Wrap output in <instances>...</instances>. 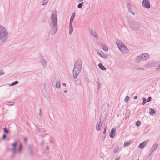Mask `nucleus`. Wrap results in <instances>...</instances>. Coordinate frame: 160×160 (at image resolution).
Returning a JSON list of instances; mask_svg holds the SVG:
<instances>
[{
	"instance_id": "obj_1",
	"label": "nucleus",
	"mask_w": 160,
	"mask_h": 160,
	"mask_svg": "<svg viewBox=\"0 0 160 160\" xmlns=\"http://www.w3.org/2000/svg\"><path fill=\"white\" fill-rule=\"evenodd\" d=\"M82 68V60L79 59L76 61L74 65L72 72L74 79H76L81 71Z\"/></svg>"
},
{
	"instance_id": "obj_2",
	"label": "nucleus",
	"mask_w": 160,
	"mask_h": 160,
	"mask_svg": "<svg viewBox=\"0 0 160 160\" xmlns=\"http://www.w3.org/2000/svg\"><path fill=\"white\" fill-rule=\"evenodd\" d=\"M51 19L53 25L52 26V29L50 32V33L52 35H53L55 34L57 32L58 26L57 15L56 13H54L53 12H52Z\"/></svg>"
},
{
	"instance_id": "obj_3",
	"label": "nucleus",
	"mask_w": 160,
	"mask_h": 160,
	"mask_svg": "<svg viewBox=\"0 0 160 160\" xmlns=\"http://www.w3.org/2000/svg\"><path fill=\"white\" fill-rule=\"evenodd\" d=\"M8 32L6 29L0 26V41L2 42H4L8 39Z\"/></svg>"
},
{
	"instance_id": "obj_4",
	"label": "nucleus",
	"mask_w": 160,
	"mask_h": 160,
	"mask_svg": "<svg viewBox=\"0 0 160 160\" xmlns=\"http://www.w3.org/2000/svg\"><path fill=\"white\" fill-rule=\"evenodd\" d=\"M116 44L120 50L124 54L128 52L129 50L126 45L119 41H116Z\"/></svg>"
},
{
	"instance_id": "obj_5",
	"label": "nucleus",
	"mask_w": 160,
	"mask_h": 160,
	"mask_svg": "<svg viewBox=\"0 0 160 160\" xmlns=\"http://www.w3.org/2000/svg\"><path fill=\"white\" fill-rule=\"evenodd\" d=\"M130 26L134 30L138 31L140 28L138 22L136 21H133L132 22Z\"/></svg>"
},
{
	"instance_id": "obj_6",
	"label": "nucleus",
	"mask_w": 160,
	"mask_h": 160,
	"mask_svg": "<svg viewBox=\"0 0 160 160\" xmlns=\"http://www.w3.org/2000/svg\"><path fill=\"white\" fill-rule=\"evenodd\" d=\"M41 146H42V148L45 150L47 151L46 153L47 155L49 153L48 150L49 149V146L47 143H45L43 141L41 143Z\"/></svg>"
},
{
	"instance_id": "obj_7",
	"label": "nucleus",
	"mask_w": 160,
	"mask_h": 160,
	"mask_svg": "<svg viewBox=\"0 0 160 160\" xmlns=\"http://www.w3.org/2000/svg\"><path fill=\"white\" fill-rule=\"evenodd\" d=\"M142 5L147 9H149L150 8V3L148 0H143Z\"/></svg>"
},
{
	"instance_id": "obj_8",
	"label": "nucleus",
	"mask_w": 160,
	"mask_h": 160,
	"mask_svg": "<svg viewBox=\"0 0 160 160\" xmlns=\"http://www.w3.org/2000/svg\"><path fill=\"white\" fill-rule=\"evenodd\" d=\"M17 144L18 142L16 141V142H14V143L12 144V145L13 147V148L12 149H11V151H12L14 153V155L12 156L13 157L14 154H15L16 153V147L17 145Z\"/></svg>"
},
{
	"instance_id": "obj_9",
	"label": "nucleus",
	"mask_w": 160,
	"mask_h": 160,
	"mask_svg": "<svg viewBox=\"0 0 160 160\" xmlns=\"http://www.w3.org/2000/svg\"><path fill=\"white\" fill-rule=\"evenodd\" d=\"M102 126V123L101 122V119L100 118V121H98L96 125V129L97 131H99Z\"/></svg>"
},
{
	"instance_id": "obj_10",
	"label": "nucleus",
	"mask_w": 160,
	"mask_h": 160,
	"mask_svg": "<svg viewBox=\"0 0 160 160\" xmlns=\"http://www.w3.org/2000/svg\"><path fill=\"white\" fill-rule=\"evenodd\" d=\"M47 62L46 60L41 57V65L43 68H45L47 65Z\"/></svg>"
},
{
	"instance_id": "obj_11",
	"label": "nucleus",
	"mask_w": 160,
	"mask_h": 160,
	"mask_svg": "<svg viewBox=\"0 0 160 160\" xmlns=\"http://www.w3.org/2000/svg\"><path fill=\"white\" fill-rule=\"evenodd\" d=\"M158 147V145L157 143L154 144L153 146L152 147L151 149V152L150 153V154H151L154 151L156 150Z\"/></svg>"
},
{
	"instance_id": "obj_12",
	"label": "nucleus",
	"mask_w": 160,
	"mask_h": 160,
	"mask_svg": "<svg viewBox=\"0 0 160 160\" xmlns=\"http://www.w3.org/2000/svg\"><path fill=\"white\" fill-rule=\"evenodd\" d=\"M142 61H143L141 54L137 56L135 59V62L138 63Z\"/></svg>"
},
{
	"instance_id": "obj_13",
	"label": "nucleus",
	"mask_w": 160,
	"mask_h": 160,
	"mask_svg": "<svg viewBox=\"0 0 160 160\" xmlns=\"http://www.w3.org/2000/svg\"><path fill=\"white\" fill-rule=\"evenodd\" d=\"M133 6H131L130 4L128 3L127 4V7L128 8L129 12L132 13L133 15H134L135 13H134L133 12V10L132 9V7Z\"/></svg>"
},
{
	"instance_id": "obj_14",
	"label": "nucleus",
	"mask_w": 160,
	"mask_h": 160,
	"mask_svg": "<svg viewBox=\"0 0 160 160\" xmlns=\"http://www.w3.org/2000/svg\"><path fill=\"white\" fill-rule=\"evenodd\" d=\"M116 129L114 128H113L112 129L109 134L110 137L111 138H112L114 137L116 132Z\"/></svg>"
},
{
	"instance_id": "obj_15",
	"label": "nucleus",
	"mask_w": 160,
	"mask_h": 160,
	"mask_svg": "<svg viewBox=\"0 0 160 160\" xmlns=\"http://www.w3.org/2000/svg\"><path fill=\"white\" fill-rule=\"evenodd\" d=\"M90 32L92 36L95 38H97L98 37V35L95 31L92 29Z\"/></svg>"
},
{
	"instance_id": "obj_16",
	"label": "nucleus",
	"mask_w": 160,
	"mask_h": 160,
	"mask_svg": "<svg viewBox=\"0 0 160 160\" xmlns=\"http://www.w3.org/2000/svg\"><path fill=\"white\" fill-rule=\"evenodd\" d=\"M98 54L100 56L101 58L105 59H107L108 58V56L107 54H104L102 52L103 54H102L101 53L99 52H98Z\"/></svg>"
},
{
	"instance_id": "obj_17",
	"label": "nucleus",
	"mask_w": 160,
	"mask_h": 160,
	"mask_svg": "<svg viewBox=\"0 0 160 160\" xmlns=\"http://www.w3.org/2000/svg\"><path fill=\"white\" fill-rule=\"evenodd\" d=\"M141 55L142 57V58L143 60L148 59L149 57V54L147 53L141 54Z\"/></svg>"
},
{
	"instance_id": "obj_18",
	"label": "nucleus",
	"mask_w": 160,
	"mask_h": 160,
	"mask_svg": "<svg viewBox=\"0 0 160 160\" xmlns=\"http://www.w3.org/2000/svg\"><path fill=\"white\" fill-rule=\"evenodd\" d=\"M132 143V141L130 140L126 142H125L124 145V147H127Z\"/></svg>"
},
{
	"instance_id": "obj_19",
	"label": "nucleus",
	"mask_w": 160,
	"mask_h": 160,
	"mask_svg": "<svg viewBox=\"0 0 160 160\" xmlns=\"http://www.w3.org/2000/svg\"><path fill=\"white\" fill-rule=\"evenodd\" d=\"M99 67L102 70H105L107 68L101 63H100L98 65Z\"/></svg>"
},
{
	"instance_id": "obj_20",
	"label": "nucleus",
	"mask_w": 160,
	"mask_h": 160,
	"mask_svg": "<svg viewBox=\"0 0 160 160\" xmlns=\"http://www.w3.org/2000/svg\"><path fill=\"white\" fill-rule=\"evenodd\" d=\"M101 46H102V48L103 49V50L106 52H107L108 51V48L106 46L104 45L103 44H101Z\"/></svg>"
},
{
	"instance_id": "obj_21",
	"label": "nucleus",
	"mask_w": 160,
	"mask_h": 160,
	"mask_svg": "<svg viewBox=\"0 0 160 160\" xmlns=\"http://www.w3.org/2000/svg\"><path fill=\"white\" fill-rule=\"evenodd\" d=\"M156 113V111L154 109L150 108V111H149V114L151 115H153Z\"/></svg>"
},
{
	"instance_id": "obj_22",
	"label": "nucleus",
	"mask_w": 160,
	"mask_h": 160,
	"mask_svg": "<svg viewBox=\"0 0 160 160\" xmlns=\"http://www.w3.org/2000/svg\"><path fill=\"white\" fill-rule=\"evenodd\" d=\"M56 87L58 88H59L60 87V82L59 80H57L56 82Z\"/></svg>"
},
{
	"instance_id": "obj_23",
	"label": "nucleus",
	"mask_w": 160,
	"mask_h": 160,
	"mask_svg": "<svg viewBox=\"0 0 160 160\" xmlns=\"http://www.w3.org/2000/svg\"><path fill=\"white\" fill-rule=\"evenodd\" d=\"M6 104L8 106H12L14 104V102L12 101L8 102H6Z\"/></svg>"
},
{
	"instance_id": "obj_24",
	"label": "nucleus",
	"mask_w": 160,
	"mask_h": 160,
	"mask_svg": "<svg viewBox=\"0 0 160 160\" xmlns=\"http://www.w3.org/2000/svg\"><path fill=\"white\" fill-rule=\"evenodd\" d=\"M69 34L71 35L73 31L72 26H69Z\"/></svg>"
},
{
	"instance_id": "obj_25",
	"label": "nucleus",
	"mask_w": 160,
	"mask_h": 160,
	"mask_svg": "<svg viewBox=\"0 0 160 160\" xmlns=\"http://www.w3.org/2000/svg\"><path fill=\"white\" fill-rule=\"evenodd\" d=\"M29 149V154L30 155L32 156L33 154V151L32 149V147L31 146H30Z\"/></svg>"
},
{
	"instance_id": "obj_26",
	"label": "nucleus",
	"mask_w": 160,
	"mask_h": 160,
	"mask_svg": "<svg viewBox=\"0 0 160 160\" xmlns=\"http://www.w3.org/2000/svg\"><path fill=\"white\" fill-rule=\"evenodd\" d=\"M49 0H43L42 2V5H45L47 4Z\"/></svg>"
},
{
	"instance_id": "obj_27",
	"label": "nucleus",
	"mask_w": 160,
	"mask_h": 160,
	"mask_svg": "<svg viewBox=\"0 0 160 160\" xmlns=\"http://www.w3.org/2000/svg\"><path fill=\"white\" fill-rule=\"evenodd\" d=\"M84 2H82L79 3L77 6V7L78 8H81L83 5Z\"/></svg>"
},
{
	"instance_id": "obj_28",
	"label": "nucleus",
	"mask_w": 160,
	"mask_h": 160,
	"mask_svg": "<svg viewBox=\"0 0 160 160\" xmlns=\"http://www.w3.org/2000/svg\"><path fill=\"white\" fill-rule=\"evenodd\" d=\"M75 13L73 12L72 13V15L71 17L70 20H71L72 21L73 20V19L75 18Z\"/></svg>"
},
{
	"instance_id": "obj_29",
	"label": "nucleus",
	"mask_w": 160,
	"mask_h": 160,
	"mask_svg": "<svg viewBox=\"0 0 160 160\" xmlns=\"http://www.w3.org/2000/svg\"><path fill=\"white\" fill-rule=\"evenodd\" d=\"M22 148V145L21 143L19 145V147L18 149V152H20Z\"/></svg>"
},
{
	"instance_id": "obj_30",
	"label": "nucleus",
	"mask_w": 160,
	"mask_h": 160,
	"mask_svg": "<svg viewBox=\"0 0 160 160\" xmlns=\"http://www.w3.org/2000/svg\"><path fill=\"white\" fill-rule=\"evenodd\" d=\"M19 83V82L17 81H16L13 82L11 85V86H13Z\"/></svg>"
},
{
	"instance_id": "obj_31",
	"label": "nucleus",
	"mask_w": 160,
	"mask_h": 160,
	"mask_svg": "<svg viewBox=\"0 0 160 160\" xmlns=\"http://www.w3.org/2000/svg\"><path fill=\"white\" fill-rule=\"evenodd\" d=\"M144 146H145L143 144V143H142V142L139 145L138 148L140 149H142L144 147Z\"/></svg>"
},
{
	"instance_id": "obj_32",
	"label": "nucleus",
	"mask_w": 160,
	"mask_h": 160,
	"mask_svg": "<svg viewBox=\"0 0 160 160\" xmlns=\"http://www.w3.org/2000/svg\"><path fill=\"white\" fill-rule=\"evenodd\" d=\"M142 99L143 101L142 102V104L143 105H144L146 104V102L147 101L145 97H143Z\"/></svg>"
},
{
	"instance_id": "obj_33",
	"label": "nucleus",
	"mask_w": 160,
	"mask_h": 160,
	"mask_svg": "<svg viewBox=\"0 0 160 160\" xmlns=\"http://www.w3.org/2000/svg\"><path fill=\"white\" fill-rule=\"evenodd\" d=\"M141 122L140 121H138L136 123V125L137 126H139L141 124Z\"/></svg>"
},
{
	"instance_id": "obj_34",
	"label": "nucleus",
	"mask_w": 160,
	"mask_h": 160,
	"mask_svg": "<svg viewBox=\"0 0 160 160\" xmlns=\"http://www.w3.org/2000/svg\"><path fill=\"white\" fill-rule=\"evenodd\" d=\"M4 132L5 133L8 134L9 133V131L6 128H4L3 129Z\"/></svg>"
},
{
	"instance_id": "obj_35",
	"label": "nucleus",
	"mask_w": 160,
	"mask_h": 160,
	"mask_svg": "<svg viewBox=\"0 0 160 160\" xmlns=\"http://www.w3.org/2000/svg\"><path fill=\"white\" fill-rule=\"evenodd\" d=\"M149 140H147L143 142H142V143H143V144L144 145V146H145L146 145L148 142H149Z\"/></svg>"
},
{
	"instance_id": "obj_36",
	"label": "nucleus",
	"mask_w": 160,
	"mask_h": 160,
	"mask_svg": "<svg viewBox=\"0 0 160 160\" xmlns=\"http://www.w3.org/2000/svg\"><path fill=\"white\" fill-rule=\"evenodd\" d=\"M130 111L129 110H127L126 115H128L129 116L130 114Z\"/></svg>"
},
{
	"instance_id": "obj_37",
	"label": "nucleus",
	"mask_w": 160,
	"mask_h": 160,
	"mask_svg": "<svg viewBox=\"0 0 160 160\" xmlns=\"http://www.w3.org/2000/svg\"><path fill=\"white\" fill-rule=\"evenodd\" d=\"M129 96H127L126 97V98L125 99V101L128 102L129 99Z\"/></svg>"
},
{
	"instance_id": "obj_38",
	"label": "nucleus",
	"mask_w": 160,
	"mask_h": 160,
	"mask_svg": "<svg viewBox=\"0 0 160 160\" xmlns=\"http://www.w3.org/2000/svg\"><path fill=\"white\" fill-rule=\"evenodd\" d=\"M151 99L152 97L151 96L149 97L146 101L147 102H149L151 101Z\"/></svg>"
},
{
	"instance_id": "obj_39",
	"label": "nucleus",
	"mask_w": 160,
	"mask_h": 160,
	"mask_svg": "<svg viewBox=\"0 0 160 160\" xmlns=\"http://www.w3.org/2000/svg\"><path fill=\"white\" fill-rule=\"evenodd\" d=\"M119 148L118 147H117L116 148H115L114 150V152L115 153L117 152L119 150Z\"/></svg>"
},
{
	"instance_id": "obj_40",
	"label": "nucleus",
	"mask_w": 160,
	"mask_h": 160,
	"mask_svg": "<svg viewBox=\"0 0 160 160\" xmlns=\"http://www.w3.org/2000/svg\"><path fill=\"white\" fill-rule=\"evenodd\" d=\"M6 138V135L5 134H3L2 136V139L4 140Z\"/></svg>"
},
{
	"instance_id": "obj_41",
	"label": "nucleus",
	"mask_w": 160,
	"mask_h": 160,
	"mask_svg": "<svg viewBox=\"0 0 160 160\" xmlns=\"http://www.w3.org/2000/svg\"><path fill=\"white\" fill-rule=\"evenodd\" d=\"M106 137V135L105 134H103L102 135V140H104Z\"/></svg>"
},
{
	"instance_id": "obj_42",
	"label": "nucleus",
	"mask_w": 160,
	"mask_h": 160,
	"mask_svg": "<svg viewBox=\"0 0 160 160\" xmlns=\"http://www.w3.org/2000/svg\"><path fill=\"white\" fill-rule=\"evenodd\" d=\"M73 21L70 20L69 22V26H72V22Z\"/></svg>"
},
{
	"instance_id": "obj_43",
	"label": "nucleus",
	"mask_w": 160,
	"mask_h": 160,
	"mask_svg": "<svg viewBox=\"0 0 160 160\" xmlns=\"http://www.w3.org/2000/svg\"><path fill=\"white\" fill-rule=\"evenodd\" d=\"M156 70L157 71H160V64L159 65L158 67L156 68Z\"/></svg>"
},
{
	"instance_id": "obj_44",
	"label": "nucleus",
	"mask_w": 160,
	"mask_h": 160,
	"mask_svg": "<svg viewBox=\"0 0 160 160\" xmlns=\"http://www.w3.org/2000/svg\"><path fill=\"white\" fill-rule=\"evenodd\" d=\"M49 141L51 143H53V138L52 137H51L50 138V139L49 140Z\"/></svg>"
},
{
	"instance_id": "obj_45",
	"label": "nucleus",
	"mask_w": 160,
	"mask_h": 160,
	"mask_svg": "<svg viewBox=\"0 0 160 160\" xmlns=\"http://www.w3.org/2000/svg\"><path fill=\"white\" fill-rule=\"evenodd\" d=\"M106 131V127H105L104 129V130L103 131V134H105Z\"/></svg>"
},
{
	"instance_id": "obj_46",
	"label": "nucleus",
	"mask_w": 160,
	"mask_h": 160,
	"mask_svg": "<svg viewBox=\"0 0 160 160\" xmlns=\"http://www.w3.org/2000/svg\"><path fill=\"white\" fill-rule=\"evenodd\" d=\"M40 132V130H39V129H38L37 131H36V132L37 133H39Z\"/></svg>"
},
{
	"instance_id": "obj_47",
	"label": "nucleus",
	"mask_w": 160,
	"mask_h": 160,
	"mask_svg": "<svg viewBox=\"0 0 160 160\" xmlns=\"http://www.w3.org/2000/svg\"><path fill=\"white\" fill-rule=\"evenodd\" d=\"M24 142H27L28 141V138H24Z\"/></svg>"
},
{
	"instance_id": "obj_48",
	"label": "nucleus",
	"mask_w": 160,
	"mask_h": 160,
	"mask_svg": "<svg viewBox=\"0 0 160 160\" xmlns=\"http://www.w3.org/2000/svg\"><path fill=\"white\" fill-rule=\"evenodd\" d=\"M62 85L64 87H66V84L65 82H63V83H62Z\"/></svg>"
},
{
	"instance_id": "obj_49",
	"label": "nucleus",
	"mask_w": 160,
	"mask_h": 160,
	"mask_svg": "<svg viewBox=\"0 0 160 160\" xmlns=\"http://www.w3.org/2000/svg\"><path fill=\"white\" fill-rule=\"evenodd\" d=\"M138 69L141 70H143V71L144 70V69L143 68H139Z\"/></svg>"
},
{
	"instance_id": "obj_50",
	"label": "nucleus",
	"mask_w": 160,
	"mask_h": 160,
	"mask_svg": "<svg viewBox=\"0 0 160 160\" xmlns=\"http://www.w3.org/2000/svg\"><path fill=\"white\" fill-rule=\"evenodd\" d=\"M138 98V96H136L134 97L133 98L135 99H136Z\"/></svg>"
},
{
	"instance_id": "obj_51",
	"label": "nucleus",
	"mask_w": 160,
	"mask_h": 160,
	"mask_svg": "<svg viewBox=\"0 0 160 160\" xmlns=\"http://www.w3.org/2000/svg\"><path fill=\"white\" fill-rule=\"evenodd\" d=\"M5 73V72H0V75H2Z\"/></svg>"
},
{
	"instance_id": "obj_52",
	"label": "nucleus",
	"mask_w": 160,
	"mask_h": 160,
	"mask_svg": "<svg viewBox=\"0 0 160 160\" xmlns=\"http://www.w3.org/2000/svg\"><path fill=\"white\" fill-rule=\"evenodd\" d=\"M128 117H129V116H128V115H126V119H128Z\"/></svg>"
},
{
	"instance_id": "obj_53",
	"label": "nucleus",
	"mask_w": 160,
	"mask_h": 160,
	"mask_svg": "<svg viewBox=\"0 0 160 160\" xmlns=\"http://www.w3.org/2000/svg\"><path fill=\"white\" fill-rule=\"evenodd\" d=\"M68 92V91L67 90H65L64 91V92L65 93H66Z\"/></svg>"
},
{
	"instance_id": "obj_54",
	"label": "nucleus",
	"mask_w": 160,
	"mask_h": 160,
	"mask_svg": "<svg viewBox=\"0 0 160 160\" xmlns=\"http://www.w3.org/2000/svg\"><path fill=\"white\" fill-rule=\"evenodd\" d=\"M119 158H116L115 160H119Z\"/></svg>"
},
{
	"instance_id": "obj_55",
	"label": "nucleus",
	"mask_w": 160,
	"mask_h": 160,
	"mask_svg": "<svg viewBox=\"0 0 160 160\" xmlns=\"http://www.w3.org/2000/svg\"><path fill=\"white\" fill-rule=\"evenodd\" d=\"M83 0H78V1L79 2H81L82 1H83Z\"/></svg>"
},
{
	"instance_id": "obj_56",
	"label": "nucleus",
	"mask_w": 160,
	"mask_h": 160,
	"mask_svg": "<svg viewBox=\"0 0 160 160\" xmlns=\"http://www.w3.org/2000/svg\"><path fill=\"white\" fill-rule=\"evenodd\" d=\"M39 111H40V110H39ZM39 115H40V111H39Z\"/></svg>"
},
{
	"instance_id": "obj_57",
	"label": "nucleus",
	"mask_w": 160,
	"mask_h": 160,
	"mask_svg": "<svg viewBox=\"0 0 160 160\" xmlns=\"http://www.w3.org/2000/svg\"><path fill=\"white\" fill-rule=\"evenodd\" d=\"M55 13H56V11H55Z\"/></svg>"
},
{
	"instance_id": "obj_58",
	"label": "nucleus",
	"mask_w": 160,
	"mask_h": 160,
	"mask_svg": "<svg viewBox=\"0 0 160 160\" xmlns=\"http://www.w3.org/2000/svg\"><path fill=\"white\" fill-rule=\"evenodd\" d=\"M27 124H28V122L27 123Z\"/></svg>"
},
{
	"instance_id": "obj_59",
	"label": "nucleus",
	"mask_w": 160,
	"mask_h": 160,
	"mask_svg": "<svg viewBox=\"0 0 160 160\" xmlns=\"http://www.w3.org/2000/svg\"><path fill=\"white\" fill-rule=\"evenodd\" d=\"M138 160H139V159H138Z\"/></svg>"
}]
</instances>
